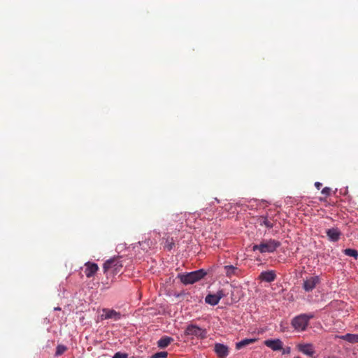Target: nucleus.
I'll return each mask as SVG.
<instances>
[{"instance_id": "f257e3e1", "label": "nucleus", "mask_w": 358, "mask_h": 358, "mask_svg": "<svg viewBox=\"0 0 358 358\" xmlns=\"http://www.w3.org/2000/svg\"><path fill=\"white\" fill-rule=\"evenodd\" d=\"M281 245L280 241L270 238L268 240H264L259 244H256L252 246V250H259L261 253H271L275 252L277 248Z\"/></svg>"}, {"instance_id": "f03ea898", "label": "nucleus", "mask_w": 358, "mask_h": 358, "mask_svg": "<svg viewBox=\"0 0 358 358\" xmlns=\"http://www.w3.org/2000/svg\"><path fill=\"white\" fill-rule=\"evenodd\" d=\"M123 267V264L120 257H115L107 260L103 264L104 273L108 274L116 275L119 273Z\"/></svg>"}, {"instance_id": "7ed1b4c3", "label": "nucleus", "mask_w": 358, "mask_h": 358, "mask_svg": "<svg viewBox=\"0 0 358 358\" xmlns=\"http://www.w3.org/2000/svg\"><path fill=\"white\" fill-rule=\"evenodd\" d=\"M314 315L310 314H301L294 317L291 322L292 326L297 331H305L308 325L310 319L313 318Z\"/></svg>"}, {"instance_id": "20e7f679", "label": "nucleus", "mask_w": 358, "mask_h": 358, "mask_svg": "<svg viewBox=\"0 0 358 358\" xmlns=\"http://www.w3.org/2000/svg\"><path fill=\"white\" fill-rule=\"evenodd\" d=\"M206 273L203 270H197L195 271L187 273L185 274L180 275L179 278L180 281L185 285L193 284L201 279H202Z\"/></svg>"}, {"instance_id": "39448f33", "label": "nucleus", "mask_w": 358, "mask_h": 358, "mask_svg": "<svg viewBox=\"0 0 358 358\" xmlns=\"http://www.w3.org/2000/svg\"><path fill=\"white\" fill-rule=\"evenodd\" d=\"M185 334L186 336H194L199 338L206 337V331L194 324H189L187 327Z\"/></svg>"}, {"instance_id": "423d86ee", "label": "nucleus", "mask_w": 358, "mask_h": 358, "mask_svg": "<svg viewBox=\"0 0 358 358\" xmlns=\"http://www.w3.org/2000/svg\"><path fill=\"white\" fill-rule=\"evenodd\" d=\"M225 296L223 290H219L215 294H209L205 298V301L211 306L217 305L220 300Z\"/></svg>"}, {"instance_id": "0eeeda50", "label": "nucleus", "mask_w": 358, "mask_h": 358, "mask_svg": "<svg viewBox=\"0 0 358 358\" xmlns=\"http://www.w3.org/2000/svg\"><path fill=\"white\" fill-rule=\"evenodd\" d=\"M264 344L273 351H280L283 349V343L279 338L265 340Z\"/></svg>"}, {"instance_id": "6e6552de", "label": "nucleus", "mask_w": 358, "mask_h": 358, "mask_svg": "<svg viewBox=\"0 0 358 358\" xmlns=\"http://www.w3.org/2000/svg\"><path fill=\"white\" fill-rule=\"evenodd\" d=\"M320 283L318 276H313L303 281V288L306 292H311Z\"/></svg>"}, {"instance_id": "1a4fd4ad", "label": "nucleus", "mask_w": 358, "mask_h": 358, "mask_svg": "<svg viewBox=\"0 0 358 358\" xmlns=\"http://www.w3.org/2000/svg\"><path fill=\"white\" fill-rule=\"evenodd\" d=\"M101 315L102 320L113 319L117 321L121 318V313L113 309L103 308Z\"/></svg>"}, {"instance_id": "9d476101", "label": "nucleus", "mask_w": 358, "mask_h": 358, "mask_svg": "<svg viewBox=\"0 0 358 358\" xmlns=\"http://www.w3.org/2000/svg\"><path fill=\"white\" fill-rule=\"evenodd\" d=\"M214 351L219 358H226L229 353L228 346L220 343L215 344Z\"/></svg>"}, {"instance_id": "9b49d317", "label": "nucleus", "mask_w": 358, "mask_h": 358, "mask_svg": "<svg viewBox=\"0 0 358 358\" xmlns=\"http://www.w3.org/2000/svg\"><path fill=\"white\" fill-rule=\"evenodd\" d=\"M85 273L87 278L92 277L99 269V266L96 263L90 262L85 263Z\"/></svg>"}, {"instance_id": "f8f14e48", "label": "nucleus", "mask_w": 358, "mask_h": 358, "mask_svg": "<svg viewBox=\"0 0 358 358\" xmlns=\"http://www.w3.org/2000/svg\"><path fill=\"white\" fill-rule=\"evenodd\" d=\"M327 236L329 241L336 242L340 239L341 232L338 228H331L327 230Z\"/></svg>"}, {"instance_id": "ddd939ff", "label": "nucleus", "mask_w": 358, "mask_h": 358, "mask_svg": "<svg viewBox=\"0 0 358 358\" xmlns=\"http://www.w3.org/2000/svg\"><path fill=\"white\" fill-rule=\"evenodd\" d=\"M259 278L264 282H271L276 278V274L274 271H263L260 273Z\"/></svg>"}, {"instance_id": "4468645a", "label": "nucleus", "mask_w": 358, "mask_h": 358, "mask_svg": "<svg viewBox=\"0 0 358 358\" xmlns=\"http://www.w3.org/2000/svg\"><path fill=\"white\" fill-rule=\"evenodd\" d=\"M298 348L300 352L308 356H313L315 353L313 346L310 343L299 344Z\"/></svg>"}, {"instance_id": "2eb2a0df", "label": "nucleus", "mask_w": 358, "mask_h": 358, "mask_svg": "<svg viewBox=\"0 0 358 358\" xmlns=\"http://www.w3.org/2000/svg\"><path fill=\"white\" fill-rule=\"evenodd\" d=\"M224 270L226 275L228 278H231L234 275H238L240 270L238 267L232 265H227L224 266Z\"/></svg>"}, {"instance_id": "dca6fc26", "label": "nucleus", "mask_w": 358, "mask_h": 358, "mask_svg": "<svg viewBox=\"0 0 358 358\" xmlns=\"http://www.w3.org/2000/svg\"><path fill=\"white\" fill-rule=\"evenodd\" d=\"M173 341V338L169 336H162L158 341H157V346L159 348H166Z\"/></svg>"}, {"instance_id": "f3484780", "label": "nucleus", "mask_w": 358, "mask_h": 358, "mask_svg": "<svg viewBox=\"0 0 358 358\" xmlns=\"http://www.w3.org/2000/svg\"><path fill=\"white\" fill-rule=\"evenodd\" d=\"M339 338L350 343H358V334H346L339 336Z\"/></svg>"}, {"instance_id": "a211bd4d", "label": "nucleus", "mask_w": 358, "mask_h": 358, "mask_svg": "<svg viewBox=\"0 0 358 358\" xmlns=\"http://www.w3.org/2000/svg\"><path fill=\"white\" fill-rule=\"evenodd\" d=\"M257 341L256 338H245L240 342L236 343V350H241V348L252 344Z\"/></svg>"}, {"instance_id": "6ab92c4d", "label": "nucleus", "mask_w": 358, "mask_h": 358, "mask_svg": "<svg viewBox=\"0 0 358 358\" xmlns=\"http://www.w3.org/2000/svg\"><path fill=\"white\" fill-rule=\"evenodd\" d=\"M258 222L261 226H265L268 229H271L273 227V222L269 220L267 217H260L258 219Z\"/></svg>"}, {"instance_id": "aec40b11", "label": "nucleus", "mask_w": 358, "mask_h": 358, "mask_svg": "<svg viewBox=\"0 0 358 358\" xmlns=\"http://www.w3.org/2000/svg\"><path fill=\"white\" fill-rule=\"evenodd\" d=\"M343 252L347 256L352 257L355 259H358V252L355 249L347 248L345 249Z\"/></svg>"}, {"instance_id": "412c9836", "label": "nucleus", "mask_w": 358, "mask_h": 358, "mask_svg": "<svg viewBox=\"0 0 358 358\" xmlns=\"http://www.w3.org/2000/svg\"><path fill=\"white\" fill-rule=\"evenodd\" d=\"M174 241L173 238L168 237L164 243V248L167 250H171L174 246Z\"/></svg>"}, {"instance_id": "4be33fe9", "label": "nucleus", "mask_w": 358, "mask_h": 358, "mask_svg": "<svg viewBox=\"0 0 358 358\" xmlns=\"http://www.w3.org/2000/svg\"><path fill=\"white\" fill-rule=\"evenodd\" d=\"M67 350V348L65 345H59L57 347L55 356L59 357L61 356L64 352H66Z\"/></svg>"}, {"instance_id": "5701e85b", "label": "nucleus", "mask_w": 358, "mask_h": 358, "mask_svg": "<svg viewBox=\"0 0 358 358\" xmlns=\"http://www.w3.org/2000/svg\"><path fill=\"white\" fill-rule=\"evenodd\" d=\"M167 355L166 352H159L154 354L151 358H166Z\"/></svg>"}, {"instance_id": "b1692460", "label": "nucleus", "mask_w": 358, "mask_h": 358, "mask_svg": "<svg viewBox=\"0 0 358 358\" xmlns=\"http://www.w3.org/2000/svg\"><path fill=\"white\" fill-rule=\"evenodd\" d=\"M128 355L126 353H122L120 352H116L113 358H127Z\"/></svg>"}, {"instance_id": "393cba45", "label": "nucleus", "mask_w": 358, "mask_h": 358, "mask_svg": "<svg viewBox=\"0 0 358 358\" xmlns=\"http://www.w3.org/2000/svg\"><path fill=\"white\" fill-rule=\"evenodd\" d=\"M330 192H331V188L327 187H326L323 188V189H322V192H321V193H322V194H324V195H325V196H329V195L330 194Z\"/></svg>"}, {"instance_id": "a878e982", "label": "nucleus", "mask_w": 358, "mask_h": 358, "mask_svg": "<svg viewBox=\"0 0 358 358\" xmlns=\"http://www.w3.org/2000/svg\"><path fill=\"white\" fill-rule=\"evenodd\" d=\"M282 350V354L283 355L284 354H287V353L290 352V348L288 347V348H287L285 349L283 348Z\"/></svg>"}, {"instance_id": "bb28decb", "label": "nucleus", "mask_w": 358, "mask_h": 358, "mask_svg": "<svg viewBox=\"0 0 358 358\" xmlns=\"http://www.w3.org/2000/svg\"><path fill=\"white\" fill-rule=\"evenodd\" d=\"M315 187L317 189H320L321 188V187L322 186V183L320 182H316L315 183Z\"/></svg>"}, {"instance_id": "cd10ccee", "label": "nucleus", "mask_w": 358, "mask_h": 358, "mask_svg": "<svg viewBox=\"0 0 358 358\" xmlns=\"http://www.w3.org/2000/svg\"><path fill=\"white\" fill-rule=\"evenodd\" d=\"M134 358V357H133Z\"/></svg>"}]
</instances>
